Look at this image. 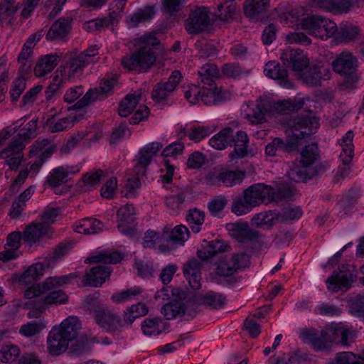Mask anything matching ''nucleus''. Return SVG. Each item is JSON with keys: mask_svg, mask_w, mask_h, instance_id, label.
I'll return each instance as SVG.
<instances>
[{"mask_svg": "<svg viewBox=\"0 0 364 364\" xmlns=\"http://www.w3.org/2000/svg\"><path fill=\"white\" fill-rule=\"evenodd\" d=\"M333 71L341 75L350 76L357 70L358 59L351 53L343 51L332 61Z\"/></svg>", "mask_w": 364, "mask_h": 364, "instance_id": "obj_16", "label": "nucleus"}, {"mask_svg": "<svg viewBox=\"0 0 364 364\" xmlns=\"http://www.w3.org/2000/svg\"><path fill=\"white\" fill-rule=\"evenodd\" d=\"M247 255L245 253H237L231 257H221L217 264L216 274L222 277H230L237 272V269L243 267Z\"/></svg>", "mask_w": 364, "mask_h": 364, "instance_id": "obj_15", "label": "nucleus"}, {"mask_svg": "<svg viewBox=\"0 0 364 364\" xmlns=\"http://www.w3.org/2000/svg\"><path fill=\"white\" fill-rule=\"evenodd\" d=\"M70 279V276L69 275H64L62 277H50L45 280L42 285L34 284L26 289L25 291V297L28 299L33 298L39 299L38 297L40 295L44 294L46 291L51 290L53 288L68 284Z\"/></svg>", "mask_w": 364, "mask_h": 364, "instance_id": "obj_17", "label": "nucleus"}, {"mask_svg": "<svg viewBox=\"0 0 364 364\" xmlns=\"http://www.w3.org/2000/svg\"><path fill=\"white\" fill-rule=\"evenodd\" d=\"M181 74L178 70H174L166 81H160L152 89L151 97L156 102L166 100L174 92L179 84Z\"/></svg>", "mask_w": 364, "mask_h": 364, "instance_id": "obj_12", "label": "nucleus"}, {"mask_svg": "<svg viewBox=\"0 0 364 364\" xmlns=\"http://www.w3.org/2000/svg\"><path fill=\"white\" fill-rule=\"evenodd\" d=\"M349 312L358 317H364V294L358 295L350 300Z\"/></svg>", "mask_w": 364, "mask_h": 364, "instance_id": "obj_61", "label": "nucleus"}, {"mask_svg": "<svg viewBox=\"0 0 364 364\" xmlns=\"http://www.w3.org/2000/svg\"><path fill=\"white\" fill-rule=\"evenodd\" d=\"M189 237V230L184 225L176 226L169 235V239L173 243L183 245Z\"/></svg>", "mask_w": 364, "mask_h": 364, "instance_id": "obj_58", "label": "nucleus"}, {"mask_svg": "<svg viewBox=\"0 0 364 364\" xmlns=\"http://www.w3.org/2000/svg\"><path fill=\"white\" fill-rule=\"evenodd\" d=\"M269 191H271V186L264 183H257L250 186L245 190L244 197L247 199V203L256 207L263 203H270L269 201Z\"/></svg>", "mask_w": 364, "mask_h": 364, "instance_id": "obj_19", "label": "nucleus"}, {"mask_svg": "<svg viewBox=\"0 0 364 364\" xmlns=\"http://www.w3.org/2000/svg\"><path fill=\"white\" fill-rule=\"evenodd\" d=\"M302 215V210L299 206H287L284 208L280 213H277V221L287 223L298 220Z\"/></svg>", "mask_w": 364, "mask_h": 364, "instance_id": "obj_50", "label": "nucleus"}, {"mask_svg": "<svg viewBox=\"0 0 364 364\" xmlns=\"http://www.w3.org/2000/svg\"><path fill=\"white\" fill-rule=\"evenodd\" d=\"M58 56L50 54L41 58L34 68V73L37 77H43L50 73L58 64Z\"/></svg>", "mask_w": 364, "mask_h": 364, "instance_id": "obj_37", "label": "nucleus"}, {"mask_svg": "<svg viewBox=\"0 0 364 364\" xmlns=\"http://www.w3.org/2000/svg\"><path fill=\"white\" fill-rule=\"evenodd\" d=\"M47 124L52 133L65 131L73 127L74 122L70 117H63L57 122H52L50 119H47Z\"/></svg>", "mask_w": 364, "mask_h": 364, "instance_id": "obj_57", "label": "nucleus"}, {"mask_svg": "<svg viewBox=\"0 0 364 364\" xmlns=\"http://www.w3.org/2000/svg\"><path fill=\"white\" fill-rule=\"evenodd\" d=\"M196 301L199 304L204 305L212 309H218L224 307L226 298L220 293L210 291L198 295Z\"/></svg>", "mask_w": 364, "mask_h": 364, "instance_id": "obj_31", "label": "nucleus"}, {"mask_svg": "<svg viewBox=\"0 0 364 364\" xmlns=\"http://www.w3.org/2000/svg\"><path fill=\"white\" fill-rule=\"evenodd\" d=\"M286 127L294 136L306 138L315 133L318 122L311 112L301 113L287 120Z\"/></svg>", "mask_w": 364, "mask_h": 364, "instance_id": "obj_5", "label": "nucleus"}, {"mask_svg": "<svg viewBox=\"0 0 364 364\" xmlns=\"http://www.w3.org/2000/svg\"><path fill=\"white\" fill-rule=\"evenodd\" d=\"M332 331L336 337H341L340 343L343 346H349L355 338V331L346 328L342 323H333Z\"/></svg>", "mask_w": 364, "mask_h": 364, "instance_id": "obj_43", "label": "nucleus"}, {"mask_svg": "<svg viewBox=\"0 0 364 364\" xmlns=\"http://www.w3.org/2000/svg\"><path fill=\"white\" fill-rule=\"evenodd\" d=\"M228 93L226 92H222L221 90L218 89L217 87H210L209 88H206L203 87L201 90H200V95L199 99L205 105H218L228 99Z\"/></svg>", "mask_w": 364, "mask_h": 364, "instance_id": "obj_27", "label": "nucleus"}, {"mask_svg": "<svg viewBox=\"0 0 364 364\" xmlns=\"http://www.w3.org/2000/svg\"><path fill=\"white\" fill-rule=\"evenodd\" d=\"M304 104V102L302 100L299 101L279 100L274 105H272V108L273 107L277 112L282 114H288L293 111L300 109Z\"/></svg>", "mask_w": 364, "mask_h": 364, "instance_id": "obj_47", "label": "nucleus"}, {"mask_svg": "<svg viewBox=\"0 0 364 364\" xmlns=\"http://www.w3.org/2000/svg\"><path fill=\"white\" fill-rule=\"evenodd\" d=\"M75 171H69L63 166H59L53 169L47 176L46 181L51 187H58L68 181L70 174H74Z\"/></svg>", "mask_w": 364, "mask_h": 364, "instance_id": "obj_38", "label": "nucleus"}, {"mask_svg": "<svg viewBox=\"0 0 364 364\" xmlns=\"http://www.w3.org/2000/svg\"><path fill=\"white\" fill-rule=\"evenodd\" d=\"M86 54L77 52L67 53L65 56V72L69 77L81 74L84 68L89 65Z\"/></svg>", "mask_w": 364, "mask_h": 364, "instance_id": "obj_22", "label": "nucleus"}, {"mask_svg": "<svg viewBox=\"0 0 364 364\" xmlns=\"http://www.w3.org/2000/svg\"><path fill=\"white\" fill-rule=\"evenodd\" d=\"M277 221V213L275 211H264L255 214L250 220L252 226L262 228L266 225L272 227Z\"/></svg>", "mask_w": 364, "mask_h": 364, "instance_id": "obj_39", "label": "nucleus"}, {"mask_svg": "<svg viewBox=\"0 0 364 364\" xmlns=\"http://www.w3.org/2000/svg\"><path fill=\"white\" fill-rule=\"evenodd\" d=\"M45 267L42 262L31 264L20 277V282L31 283L39 279L44 274Z\"/></svg>", "mask_w": 364, "mask_h": 364, "instance_id": "obj_42", "label": "nucleus"}, {"mask_svg": "<svg viewBox=\"0 0 364 364\" xmlns=\"http://www.w3.org/2000/svg\"><path fill=\"white\" fill-rule=\"evenodd\" d=\"M170 293L178 299H183L186 297V293L179 289H171L170 287H163L158 291L154 296L156 300L162 299L163 300H168L170 299Z\"/></svg>", "mask_w": 364, "mask_h": 364, "instance_id": "obj_60", "label": "nucleus"}, {"mask_svg": "<svg viewBox=\"0 0 364 364\" xmlns=\"http://www.w3.org/2000/svg\"><path fill=\"white\" fill-rule=\"evenodd\" d=\"M245 177V172L242 171L226 170L221 172H210L207 178L210 180H217L226 186H233L242 182Z\"/></svg>", "mask_w": 364, "mask_h": 364, "instance_id": "obj_24", "label": "nucleus"}, {"mask_svg": "<svg viewBox=\"0 0 364 364\" xmlns=\"http://www.w3.org/2000/svg\"><path fill=\"white\" fill-rule=\"evenodd\" d=\"M154 16V6H146L130 16L128 23L132 27H136L139 23L150 21Z\"/></svg>", "mask_w": 364, "mask_h": 364, "instance_id": "obj_41", "label": "nucleus"}, {"mask_svg": "<svg viewBox=\"0 0 364 364\" xmlns=\"http://www.w3.org/2000/svg\"><path fill=\"white\" fill-rule=\"evenodd\" d=\"M333 364H364V358L352 352H341L336 353Z\"/></svg>", "mask_w": 364, "mask_h": 364, "instance_id": "obj_52", "label": "nucleus"}, {"mask_svg": "<svg viewBox=\"0 0 364 364\" xmlns=\"http://www.w3.org/2000/svg\"><path fill=\"white\" fill-rule=\"evenodd\" d=\"M302 52L300 49L284 50L281 55V60L285 68H282L276 61H270L265 65L264 72L266 76L277 80L278 83L284 88H291L292 83L288 79V71L286 68H289Z\"/></svg>", "mask_w": 364, "mask_h": 364, "instance_id": "obj_3", "label": "nucleus"}, {"mask_svg": "<svg viewBox=\"0 0 364 364\" xmlns=\"http://www.w3.org/2000/svg\"><path fill=\"white\" fill-rule=\"evenodd\" d=\"M360 34V28L349 23L340 24L335 34L336 38L341 42L350 43L354 41Z\"/></svg>", "mask_w": 364, "mask_h": 364, "instance_id": "obj_34", "label": "nucleus"}, {"mask_svg": "<svg viewBox=\"0 0 364 364\" xmlns=\"http://www.w3.org/2000/svg\"><path fill=\"white\" fill-rule=\"evenodd\" d=\"M201 268L202 262L195 258L189 259L183 264L184 276L193 289L197 290L201 287Z\"/></svg>", "mask_w": 364, "mask_h": 364, "instance_id": "obj_21", "label": "nucleus"}, {"mask_svg": "<svg viewBox=\"0 0 364 364\" xmlns=\"http://www.w3.org/2000/svg\"><path fill=\"white\" fill-rule=\"evenodd\" d=\"M103 224L97 219L86 218L75 227V231L84 235L97 234L102 231Z\"/></svg>", "mask_w": 364, "mask_h": 364, "instance_id": "obj_35", "label": "nucleus"}, {"mask_svg": "<svg viewBox=\"0 0 364 364\" xmlns=\"http://www.w3.org/2000/svg\"><path fill=\"white\" fill-rule=\"evenodd\" d=\"M20 353L19 348L16 346H4L0 350V360L3 363L14 361Z\"/></svg>", "mask_w": 364, "mask_h": 364, "instance_id": "obj_62", "label": "nucleus"}, {"mask_svg": "<svg viewBox=\"0 0 364 364\" xmlns=\"http://www.w3.org/2000/svg\"><path fill=\"white\" fill-rule=\"evenodd\" d=\"M82 323L76 316H69L58 327H54L48 336V350L53 355H60L65 352L69 345L73 352L80 354L85 346L76 340Z\"/></svg>", "mask_w": 364, "mask_h": 364, "instance_id": "obj_1", "label": "nucleus"}, {"mask_svg": "<svg viewBox=\"0 0 364 364\" xmlns=\"http://www.w3.org/2000/svg\"><path fill=\"white\" fill-rule=\"evenodd\" d=\"M46 327L42 319H36L21 326L19 333L26 337H32L39 334Z\"/></svg>", "mask_w": 364, "mask_h": 364, "instance_id": "obj_48", "label": "nucleus"}, {"mask_svg": "<svg viewBox=\"0 0 364 364\" xmlns=\"http://www.w3.org/2000/svg\"><path fill=\"white\" fill-rule=\"evenodd\" d=\"M127 0H114L110 4L112 11L109 14V21L112 25L117 22L124 14V9Z\"/></svg>", "mask_w": 364, "mask_h": 364, "instance_id": "obj_56", "label": "nucleus"}, {"mask_svg": "<svg viewBox=\"0 0 364 364\" xmlns=\"http://www.w3.org/2000/svg\"><path fill=\"white\" fill-rule=\"evenodd\" d=\"M353 267L350 264H343L338 272L334 271L333 274L328 277L326 282L328 289L334 292L339 290H348L353 282Z\"/></svg>", "mask_w": 364, "mask_h": 364, "instance_id": "obj_11", "label": "nucleus"}, {"mask_svg": "<svg viewBox=\"0 0 364 364\" xmlns=\"http://www.w3.org/2000/svg\"><path fill=\"white\" fill-rule=\"evenodd\" d=\"M111 272L110 267L106 265L94 267L85 273L86 284L95 287L101 286L109 277Z\"/></svg>", "mask_w": 364, "mask_h": 364, "instance_id": "obj_25", "label": "nucleus"}, {"mask_svg": "<svg viewBox=\"0 0 364 364\" xmlns=\"http://www.w3.org/2000/svg\"><path fill=\"white\" fill-rule=\"evenodd\" d=\"M71 18H60L50 27L46 33V39L53 41H66L67 36L71 31Z\"/></svg>", "mask_w": 364, "mask_h": 364, "instance_id": "obj_23", "label": "nucleus"}, {"mask_svg": "<svg viewBox=\"0 0 364 364\" xmlns=\"http://www.w3.org/2000/svg\"><path fill=\"white\" fill-rule=\"evenodd\" d=\"M353 137V132L350 130L347 132L345 136L341 139L340 144L342 147V151L340 154V159L344 166L338 168L336 173L337 178H344L350 173V168L348 166L350 164L354 155Z\"/></svg>", "mask_w": 364, "mask_h": 364, "instance_id": "obj_14", "label": "nucleus"}, {"mask_svg": "<svg viewBox=\"0 0 364 364\" xmlns=\"http://www.w3.org/2000/svg\"><path fill=\"white\" fill-rule=\"evenodd\" d=\"M314 312L320 316H339L341 313V310L336 305L322 303L316 306Z\"/></svg>", "mask_w": 364, "mask_h": 364, "instance_id": "obj_64", "label": "nucleus"}, {"mask_svg": "<svg viewBox=\"0 0 364 364\" xmlns=\"http://www.w3.org/2000/svg\"><path fill=\"white\" fill-rule=\"evenodd\" d=\"M122 259V255L118 252H102L85 259L86 263L102 262L104 264H116Z\"/></svg>", "mask_w": 364, "mask_h": 364, "instance_id": "obj_44", "label": "nucleus"}, {"mask_svg": "<svg viewBox=\"0 0 364 364\" xmlns=\"http://www.w3.org/2000/svg\"><path fill=\"white\" fill-rule=\"evenodd\" d=\"M234 139L233 130L230 127H225L213 136L210 141V145L215 149L223 150L228 146H230Z\"/></svg>", "mask_w": 364, "mask_h": 364, "instance_id": "obj_33", "label": "nucleus"}, {"mask_svg": "<svg viewBox=\"0 0 364 364\" xmlns=\"http://www.w3.org/2000/svg\"><path fill=\"white\" fill-rule=\"evenodd\" d=\"M135 213L133 205L127 203L117 210V221L119 223H132L135 220Z\"/></svg>", "mask_w": 364, "mask_h": 364, "instance_id": "obj_55", "label": "nucleus"}, {"mask_svg": "<svg viewBox=\"0 0 364 364\" xmlns=\"http://www.w3.org/2000/svg\"><path fill=\"white\" fill-rule=\"evenodd\" d=\"M293 189L287 186H283L277 189H274L271 187V191H269V201L278 202L279 200L289 199L293 196Z\"/></svg>", "mask_w": 364, "mask_h": 364, "instance_id": "obj_53", "label": "nucleus"}, {"mask_svg": "<svg viewBox=\"0 0 364 364\" xmlns=\"http://www.w3.org/2000/svg\"><path fill=\"white\" fill-rule=\"evenodd\" d=\"M272 103L267 100H260L255 107L247 114V118L252 124H260L264 122L265 116L271 112Z\"/></svg>", "mask_w": 364, "mask_h": 364, "instance_id": "obj_32", "label": "nucleus"}, {"mask_svg": "<svg viewBox=\"0 0 364 364\" xmlns=\"http://www.w3.org/2000/svg\"><path fill=\"white\" fill-rule=\"evenodd\" d=\"M205 213L198 209L191 210L187 215V221L191 230L198 233L200 230V226L204 223Z\"/></svg>", "mask_w": 364, "mask_h": 364, "instance_id": "obj_51", "label": "nucleus"}, {"mask_svg": "<svg viewBox=\"0 0 364 364\" xmlns=\"http://www.w3.org/2000/svg\"><path fill=\"white\" fill-rule=\"evenodd\" d=\"M318 157V146L316 143L306 145L301 152V160L299 163L312 165Z\"/></svg>", "mask_w": 364, "mask_h": 364, "instance_id": "obj_54", "label": "nucleus"}, {"mask_svg": "<svg viewBox=\"0 0 364 364\" xmlns=\"http://www.w3.org/2000/svg\"><path fill=\"white\" fill-rule=\"evenodd\" d=\"M53 228L49 225L41 222H32L23 232V241L30 247L39 244L42 240L51 239Z\"/></svg>", "mask_w": 364, "mask_h": 364, "instance_id": "obj_9", "label": "nucleus"}, {"mask_svg": "<svg viewBox=\"0 0 364 364\" xmlns=\"http://www.w3.org/2000/svg\"><path fill=\"white\" fill-rule=\"evenodd\" d=\"M331 77V70L321 63L309 66L301 77L303 82L311 87L321 86L323 81Z\"/></svg>", "mask_w": 364, "mask_h": 364, "instance_id": "obj_18", "label": "nucleus"}, {"mask_svg": "<svg viewBox=\"0 0 364 364\" xmlns=\"http://www.w3.org/2000/svg\"><path fill=\"white\" fill-rule=\"evenodd\" d=\"M25 147L26 143L15 136L12 139V141L0 152V158L7 159L14 155L22 154L21 151Z\"/></svg>", "mask_w": 364, "mask_h": 364, "instance_id": "obj_49", "label": "nucleus"}, {"mask_svg": "<svg viewBox=\"0 0 364 364\" xmlns=\"http://www.w3.org/2000/svg\"><path fill=\"white\" fill-rule=\"evenodd\" d=\"M95 322L105 332L118 335L122 332V317L107 306L99 310L93 316Z\"/></svg>", "mask_w": 364, "mask_h": 364, "instance_id": "obj_8", "label": "nucleus"}, {"mask_svg": "<svg viewBox=\"0 0 364 364\" xmlns=\"http://www.w3.org/2000/svg\"><path fill=\"white\" fill-rule=\"evenodd\" d=\"M159 40L152 36H145L142 44L131 55L122 59V65L129 70H147L154 63L156 58L155 47L159 46Z\"/></svg>", "mask_w": 364, "mask_h": 364, "instance_id": "obj_2", "label": "nucleus"}, {"mask_svg": "<svg viewBox=\"0 0 364 364\" xmlns=\"http://www.w3.org/2000/svg\"><path fill=\"white\" fill-rule=\"evenodd\" d=\"M227 245L219 240L208 242L203 240L201 249L197 251L198 257L202 260H207L210 257L216 255L219 252H225Z\"/></svg>", "mask_w": 364, "mask_h": 364, "instance_id": "obj_29", "label": "nucleus"}, {"mask_svg": "<svg viewBox=\"0 0 364 364\" xmlns=\"http://www.w3.org/2000/svg\"><path fill=\"white\" fill-rule=\"evenodd\" d=\"M184 26L187 33L191 35H198L208 31L210 26H211L208 8L206 6H196L191 9Z\"/></svg>", "mask_w": 364, "mask_h": 364, "instance_id": "obj_7", "label": "nucleus"}, {"mask_svg": "<svg viewBox=\"0 0 364 364\" xmlns=\"http://www.w3.org/2000/svg\"><path fill=\"white\" fill-rule=\"evenodd\" d=\"M162 148V144L159 142H152L146 144L141 149L136 156V164L132 168L133 174L138 176H145L146 168L150 164L152 159L158 151Z\"/></svg>", "mask_w": 364, "mask_h": 364, "instance_id": "obj_13", "label": "nucleus"}, {"mask_svg": "<svg viewBox=\"0 0 364 364\" xmlns=\"http://www.w3.org/2000/svg\"><path fill=\"white\" fill-rule=\"evenodd\" d=\"M140 97V95H127L119 104V114L122 117H127L136 107Z\"/></svg>", "mask_w": 364, "mask_h": 364, "instance_id": "obj_46", "label": "nucleus"}, {"mask_svg": "<svg viewBox=\"0 0 364 364\" xmlns=\"http://www.w3.org/2000/svg\"><path fill=\"white\" fill-rule=\"evenodd\" d=\"M299 25L310 35L322 40L334 36L338 30L333 21L319 15H311L301 18Z\"/></svg>", "mask_w": 364, "mask_h": 364, "instance_id": "obj_4", "label": "nucleus"}, {"mask_svg": "<svg viewBox=\"0 0 364 364\" xmlns=\"http://www.w3.org/2000/svg\"><path fill=\"white\" fill-rule=\"evenodd\" d=\"M181 300L169 302L163 306L161 312L166 319H173L185 314V305Z\"/></svg>", "mask_w": 364, "mask_h": 364, "instance_id": "obj_40", "label": "nucleus"}, {"mask_svg": "<svg viewBox=\"0 0 364 364\" xmlns=\"http://www.w3.org/2000/svg\"><path fill=\"white\" fill-rule=\"evenodd\" d=\"M26 87V82L23 77H16L12 82L10 90V97L13 102L19 99Z\"/></svg>", "mask_w": 364, "mask_h": 364, "instance_id": "obj_59", "label": "nucleus"}, {"mask_svg": "<svg viewBox=\"0 0 364 364\" xmlns=\"http://www.w3.org/2000/svg\"><path fill=\"white\" fill-rule=\"evenodd\" d=\"M117 75H106L102 80L99 87L91 89L83 96L82 99L77 101L73 107L76 109H80L89 105L96 100H103L109 95L114 87L117 85Z\"/></svg>", "mask_w": 364, "mask_h": 364, "instance_id": "obj_6", "label": "nucleus"}, {"mask_svg": "<svg viewBox=\"0 0 364 364\" xmlns=\"http://www.w3.org/2000/svg\"><path fill=\"white\" fill-rule=\"evenodd\" d=\"M269 4V0H245L243 5L244 14L251 21H259Z\"/></svg>", "mask_w": 364, "mask_h": 364, "instance_id": "obj_26", "label": "nucleus"}, {"mask_svg": "<svg viewBox=\"0 0 364 364\" xmlns=\"http://www.w3.org/2000/svg\"><path fill=\"white\" fill-rule=\"evenodd\" d=\"M249 139L247 133L238 131L234 136V150L230 154L231 160L242 159L248 155L247 144Z\"/></svg>", "mask_w": 364, "mask_h": 364, "instance_id": "obj_30", "label": "nucleus"}, {"mask_svg": "<svg viewBox=\"0 0 364 364\" xmlns=\"http://www.w3.org/2000/svg\"><path fill=\"white\" fill-rule=\"evenodd\" d=\"M141 330L146 336H156L167 331L169 323L161 317L146 318L141 325Z\"/></svg>", "mask_w": 364, "mask_h": 364, "instance_id": "obj_28", "label": "nucleus"}, {"mask_svg": "<svg viewBox=\"0 0 364 364\" xmlns=\"http://www.w3.org/2000/svg\"><path fill=\"white\" fill-rule=\"evenodd\" d=\"M68 301V296L63 290L53 291L41 301L45 304H61Z\"/></svg>", "mask_w": 364, "mask_h": 364, "instance_id": "obj_63", "label": "nucleus"}, {"mask_svg": "<svg viewBox=\"0 0 364 364\" xmlns=\"http://www.w3.org/2000/svg\"><path fill=\"white\" fill-rule=\"evenodd\" d=\"M198 75L200 77L201 82L204 85L213 86L214 78L219 77V70L215 65L205 64L203 65L198 70Z\"/></svg>", "mask_w": 364, "mask_h": 364, "instance_id": "obj_45", "label": "nucleus"}, {"mask_svg": "<svg viewBox=\"0 0 364 364\" xmlns=\"http://www.w3.org/2000/svg\"><path fill=\"white\" fill-rule=\"evenodd\" d=\"M301 164V166H294L287 172L289 178L296 183L305 182L306 180L322 173L325 169L323 165H318L314 168L311 165Z\"/></svg>", "mask_w": 364, "mask_h": 364, "instance_id": "obj_20", "label": "nucleus"}, {"mask_svg": "<svg viewBox=\"0 0 364 364\" xmlns=\"http://www.w3.org/2000/svg\"><path fill=\"white\" fill-rule=\"evenodd\" d=\"M235 0H218L217 11L214 15L220 21H228L233 17L236 11Z\"/></svg>", "mask_w": 364, "mask_h": 364, "instance_id": "obj_36", "label": "nucleus"}, {"mask_svg": "<svg viewBox=\"0 0 364 364\" xmlns=\"http://www.w3.org/2000/svg\"><path fill=\"white\" fill-rule=\"evenodd\" d=\"M230 235L240 243L257 242L262 235L252 229L247 222L230 223L226 225Z\"/></svg>", "mask_w": 364, "mask_h": 364, "instance_id": "obj_10", "label": "nucleus"}]
</instances>
